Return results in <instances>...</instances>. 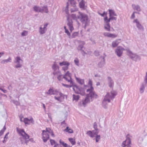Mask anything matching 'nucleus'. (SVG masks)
Here are the masks:
<instances>
[{"label": "nucleus", "mask_w": 147, "mask_h": 147, "mask_svg": "<svg viewBox=\"0 0 147 147\" xmlns=\"http://www.w3.org/2000/svg\"><path fill=\"white\" fill-rule=\"evenodd\" d=\"M117 94V92L113 90L111 91L110 93L107 92L102 102V104L103 107L105 109L107 108V102H110V99H113Z\"/></svg>", "instance_id": "nucleus-2"}, {"label": "nucleus", "mask_w": 147, "mask_h": 147, "mask_svg": "<svg viewBox=\"0 0 147 147\" xmlns=\"http://www.w3.org/2000/svg\"><path fill=\"white\" fill-rule=\"evenodd\" d=\"M80 96L79 95H76L75 94H73V100L78 101L79 99Z\"/></svg>", "instance_id": "nucleus-34"}, {"label": "nucleus", "mask_w": 147, "mask_h": 147, "mask_svg": "<svg viewBox=\"0 0 147 147\" xmlns=\"http://www.w3.org/2000/svg\"><path fill=\"white\" fill-rule=\"evenodd\" d=\"M58 76L57 77V79L59 81H61L62 80L63 78V76L61 74V72L60 74H59L58 75H57Z\"/></svg>", "instance_id": "nucleus-32"}, {"label": "nucleus", "mask_w": 147, "mask_h": 147, "mask_svg": "<svg viewBox=\"0 0 147 147\" xmlns=\"http://www.w3.org/2000/svg\"><path fill=\"white\" fill-rule=\"evenodd\" d=\"M110 33L109 32H104L103 34L105 36L109 37Z\"/></svg>", "instance_id": "nucleus-56"}, {"label": "nucleus", "mask_w": 147, "mask_h": 147, "mask_svg": "<svg viewBox=\"0 0 147 147\" xmlns=\"http://www.w3.org/2000/svg\"><path fill=\"white\" fill-rule=\"evenodd\" d=\"M64 131H66L67 132H68L69 133H73V130L69 128L68 127H67L64 130Z\"/></svg>", "instance_id": "nucleus-31"}, {"label": "nucleus", "mask_w": 147, "mask_h": 147, "mask_svg": "<svg viewBox=\"0 0 147 147\" xmlns=\"http://www.w3.org/2000/svg\"><path fill=\"white\" fill-rule=\"evenodd\" d=\"M68 8H69V4L68 3H67V5L65 7V11L66 13L67 14L68 11Z\"/></svg>", "instance_id": "nucleus-44"}, {"label": "nucleus", "mask_w": 147, "mask_h": 147, "mask_svg": "<svg viewBox=\"0 0 147 147\" xmlns=\"http://www.w3.org/2000/svg\"><path fill=\"white\" fill-rule=\"evenodd\" d=\"M53 147H62L60 146V144L56 143Z\"/></svg>", "instance_id": "nucleus-60"}, {"label": "nucleus", "mask_w": 147, "mask_h": 147, "mask_svg": "<svg viewBox=\"0 0 147 147\" xmlns=\"http://www.w3.org/2000/svg\"><path fill=\"white\" fill-rule=\"evenodd\" d=\"M53 91H54V93L55 94V95H57V93H58L59 92V91L57 90V89H55V90H54L53 89Z\"/></svg>", "instance_id": "nucleus-58"}, {"label": "nucleus", "mask_w": 147, "mask_h": 147, "mask_svg": "<svg viewBox=\"0 0 147 147\" xmlns=\"http://www.w3.org/2000/svg\"><path fill=\"white\" fill-rule=\"evenodd\" d=\"M14 62L16 64L15 67L18 68H20L22 67L23 60L21 59L20 57H16L15 59Z\"/></svg>", "instance_id": "nucleus-10"}, {"label": "nucleus", "mask_w": 147, "mask_h": 147, "mask_svg": "<svg viewBox=\"0 0 147 147\" xmlns=\"http://www.w3.org/2000/svg\"><path fill=\"white\" fill-rule=\"evenodd\" d=\"M132 136L129 134H128L126 137V140L123 141L122 144V146L123 147L126 146L131 147V139Z\"/></svg>", "instance_id": "nucleus-8"}, {"label": "nucleus", "mask_w": 147, "mask_h": 147, "mask_svg": "<svg viewBox=\"0 0 147 147\" xmlns=\"http://www.w3.org/2000/svg\"><path fill=\"white\" fill-rule=\"evenodd\" d=\"M60 97H57L56 96H54V98L56 100H57L58 101H60Z\"/></svg>", "instance_id": "nucleus-61"}, {"label": "nucleus", "mask_w": 147, "mask_h": 147, "mask_svg": "<svg viewBox=\"0 0 147 147\" xmlns=\"http://www.w3.org/2000/svg\"><path fill=\"white\" fill-rule=\"evenodd\" d=\"M12 101H13V103H14V104H15L16 105H18L19 104V102L17 101L13 100Z\"/></svg>", "instance_id": "nucleus-57"}, {"label": "nucleus", "mask_w": 147, "mask_h": 147, "mask_svg": "<svg viewBox=\"0 0 147 147\" xmlns=\"http://www.w3.org/2000/svg\"><path fill=\"white\" fill-rule=\"evenodd\" d=\"M134 22L136 23L137 24H138L139 23V22H138L137 19H135L134 21Z\"/></svg>", "instance_id": "nucleus-64"}, {"label": "nucleus", "mask_w": 147, "mask_h": 147, "mask_svg": "<svg viewBox=\"0 0 147 147\" xmlns=\"http://www.w3.org/2000/svg\"><path fill=\"white\" fill-rule=\"evenodd\" d=\"M76 79L78 83L80 84L83 85L84 84V81L83 80H81L77 77L76 78Z\"/></svg>", "instance_id": "nucleus-30"}, {"label": "nucleus", "mask_w": 147, "mask_h": 147, "mask_svg": "<svg viewBox=\"0 0 147 147\" xmlns=\"http://www.w3.org/2000/svg\"><path fill=\"white\" fill-rule=\"evenodd\" d=\"M68 140L69 141L71 142L72 145H74L76 144V142L75 140L73 138H69Z\"/></svg>", "instance_id": "nucleus-36"}, {"label": "nucleus", "mask_w": 147, "mask_h": 147, "mask_svg": "<svg viewBox=\"0 0 147 147\" xmlns=\"http://www.w3.org/2000/svg\"><path fill=\"white\" fill-rule=\"evenodd\" d=\"M50 142L51 145H53L54 144H55L56 143L54 140L51 139H50Z\"/></svg>", "instance_id": "nucleus-50"}, {"label": "nucleus", "mask_w": 147, "mask_h": 147, "mask_svg": "<svg viewBox=\"0 0 147 147\" xmlns=\"http://www.w3.org/2000/svg\"><path fill=\"white\" fill-rule=\"evenodd\" d=\"M66 76H63V78L65 79L68 82H69L74 87L73 88V90L75 91V93L77 94H82V95L84 94V93L83 92L82 93H81L82 92L83 90V89L81 88H79L78 86L74 84V82L71 80V77H70V79L69 80L66 77Z\"/></svg>", "instance_id": "nucleus-3"}, {"label": "nucleus", "mask_w": 147, "mask_h": 147, "mask_svg": "<svg viewBox=\"0 0 147 147\" xmlns=\"http://www.w3.org/2000/svg\"><path fill=\"white\" fill-rule=\"evenodd\" d=\"M24 122L26 124H30L31 123L33 124L34 123V121L32 118H25L24 119Z\"/></svg>", "instance_id": "nucleus-20"}, {"label": "nucleus", "mask_w": 147, "mask_h": 147, "mask_svg": "<svg viewBox=\"0 0 147 147\" xmlns=\"http://www.w3.org/2000/svg\"><path fill=\"white\" fill-rule=\"evenodd\" d=\"M86 134L88 136L92 138L94 137V136L92 135V131H88L86 133Z\"/></svg>", "instance_id": "nucleus-40"}, {"label": "nucleus", "mask_w": 147, "mask_h": 147, "mask_svg": "<svg viewBox=\"0 0 147 147\" xmlns=\"http://www.w3.org/2000/svg\"><path fill=\"white\" fill-rule=\"evenodd\" d=\"M136 26L137 28L139 30H144V28L142 25L140 23L137 24Z\"/></svg>", "instance_id": "nucleus-35"}, {"label": "nucleus", "mask_w": 147, "mask_h": 147, "mask_svg": "<svg viewBox=\"0 0 147 147\" xmlns=\"http://www.w3.org/2000/svg\"><path fill=\"white\" fill-rule=\"evenodd\" d=\"M108 81L109 86L111 88H113L114 86V82L111 78L110 77H108Z\"/></svg>", "instance_id": "nucleus-21"}, {"label": "nucleus", "mask_w": 147, "mask_h": 147, "mask_svg": "<svg viewBox=\"0 0 147 147\" xmlns=\"http://www.w3.org/2000/svg\"><path fill=\"white\" fill-rule=\"evenodd\" d=\"M132 6L133 9L134 10H136L138 11H140L141 9L140 6L138 5H136L135 4H132Z\"/></svg>", "instance_id": "nucleus-24"}, {"label": "nucleus", "mask_w": 147, "mask_h": 147, "mask_svg": "<svg viewBox=\"0 0 147 147\" xmlns=\"http://www.w3.org/2000/svg\"><path fill=\"white\" fill-rule=\"evenodd\" d=\"M139 13L136 11H134L131 15V19H134L135 17V13Z\"/></svg>", "instance_id": "nucleus-45"}, {"label": "nucleus", "mask_w": 147, "mask_h": 147, "mask_svg": "<svg viewBox=\"0 0 147 147\" xmlns=\"http://www.w3.org/2000/svg\"><path fill=\"white\" fill-rule=\"evenodd\" d=\"M88 84L90 86V88L88 89L87 90L86 92H95L92 91L93 89V88L92 86V82L90 79L89 80Z\"/></svg>", "instance_id": "nucleus-22"}, {"label": "nucleus", "mask_w": 147, "mask_h": 147, "mask_svg": "<svg viewBox=\"0 0 147 147\" xmlns=\"http://www.w3.org/2000/svg\"><path fill=\"white\" fill-rule=\"evenodd\" d=\"M78 13L79 14L78 19L83 24H84V28H85L87 26V22L88 20V16L85 14L78 11Z\"/></svg>", "instance_id": "nucleus-5"}, {"label": "nucleus", "mask_w": 147, "mask_h": 147, "mask_svg": "<svg viewBox=\"0 0 147 147\" xmlns=\"http://www.w3.org/2000/svg\"><path fill=\"white\" fill-rule=\"evenodd\" d=\"M70 73L69 71H68L65 74V75L64 76H68L69 77H71L70 76Z\"/></svg>", "instance_id": "nucleus-59"}, {"label": "nucleus", "mask_w": 147, "mask_h": 147, "mask_svg": "<svg viewBox=\"0 0 147 147\" xmlns=\"http://www.w3.org/2000/svg\"><path fill=\"white\" fill-rule=\"evenodd\" d=\"M11 57H9L7 59L3 60L1 63L2 64H5V63L11 62Z\"/></svg>", "instance_id": "nucleus-28"}, {"label": "nucleus", "mask_w": 147, "mask_h": 147, "mask_svg": "<svg viewBox=\"0 0 147 147\" xmlns=\"http://www.w3.org/2000/svg\"><path fill=\"white\" fill-rule=\"evenodd\" d=\"M59 142L60 144L62 145L64 147H72V146L68 145L67 144L65 143L61 140H60Z\"/></svg>", "instance_id": "nucleus-27"}, {"label": "nucleus", "mask_w": 147, "mask_h": 147, "mask_svg": "<svg viewBox=\"0 0 147 147\" xmlns=\"http://www.w3.org/2000/svg\"><path fill=\"white\" fill-rule=\"evenodd\" d=\"M78 32H74L73 33L71 36H70V38H74L78 36Z\"/></svg>", "instance_id": "nucleus-37"}, {"label": "nucleus", "mask_w": 147, "mask_h": 147, "mask_svg": "<svg viewBox=\"0 0 147 147\" xmlns=\"http://www.w3.org/2000/svg\"><path fill=\"white\" fill-rule=\"evenodd\" d=\"M97 95L95 94V92H89V94H86V96L85 99L82 100V105L84 107H85L86 105L90 102V97L91 98V101L93 100V98H96Z\"/></svg>", "instance_id": "nucleus-4"}, {"label": "nucleus", "mask_w": 147, "mask_h": 147, "mask_svg": "<svg viewBox=\"0 0 147 147\" xmlns=\"http://www.w3.org/2000/svg\"><path fill=\"white\" fill-rule=\"evenodd\" d=\"M74 62L75 63L76 65H79V61L78 59H75L74 60Z\"/></svg>", "instance_id": "nucleus-53"}, {"label": "nucleus", "mask_w": 147, "mask_h": 147, "mask_svg": "<svg viewBox=\"0 0 147 147\" xmlns=\"http://www.w3.org/2000/svg\"><path fill=\"white\" fill-rule=\"evenodd\" d=\"M78 10V9L77 8H74L72 9H71V13H73L76 11H77Z\"/></svg>", "instance_id": "nucleus-47"}, {"label": "nucleus", "mask_w": 147, "mask_h": 147, "mask_svg": "<svg viewBox=\"0 0 147 147\" xmlns=\"http://www.w3.org/2000/svg\"><path fill=\"white\" fill-rule=\"evenodd\" d=\"M28 32L26 30L23 31L21 35L22 36H26L28 35Z\"/></svg>", "instance_id": "nucleus-38"}, {"label": "nucleus", "mask_w": 147, "mask_h": 147, "mask_svg": "<svg viewBox=\"0 0 147 147\" xmlns=\"http://www.w3.org/2000/svg\"><path fill=\"white\" fill-rule=\"evenodd\" d=\"M120 39H117L115 40L113 42L112 44V46L113 47L115 48L116 47L119 43V41L120 40Z\"/></svg>", "instance_id": "nucleus-23"}, {"label": "nucleus", "mask_w": 147, "mask_h": 147, "mask_svg": "<svg viewBox=\"0 0 147 147\" xmlns=\"http://www.w3.org/2000/svg\"><path fill=\"white\" fill-rule=\"evenodd\" d=\"M59 64L60 66L65 65V66H69L70 65V63L67 61H63L61 62H60Z\"/></svg>", "instance_id": "nucleus-26"}, {"label": "nucleus", "mask_w": 147, "mask_h": 147, "mask_svg": "<svg viewBox=\"0 0 147 147\" xmlns=\"http://www.w3.org/2000/svg\"><path fill=\"white\" fill-rule=\"evenodd\" d=\"M94 54L96 56H98L99 55V52L98 51H96L94 52Z\"/></svg>", "instance_id": "nucleus-54"}, {"label": "nucleus", "mask_w": 147, "mask_h": 147, "mask_svg": "<svg viewBox=\"0 0 147 147\" xmlns=\"http://www.w3.org/2000/svg\"><path fill=\"white\" fill-rule=\"evenodd\" d=\"M65 32L67 34V35L69 36V37L70 38L71 36V34L68 30H65Z\"/></svg>", "instance_id": "nucleus-52"}, {"label": "nucleus", "mask_w": 147, "mask_h": 147, "mask_svg": "<svg viewBox=\"0 0 147 147\" xmlns=\"http://www.w3.org/2000/svg\"><path fill=\"white\" fill-rule=\"evenodd\" d=\"M67 20L68 22L67 25L69 27L70 31L72 32L74 29L73 26V22L72 20L69 19V17H68L67 18Z\"/></svg>", "instance_id": "nucleus-17"}, {"label": "nucleus", "mask_w": 147, "mask_h": 147, "mask_svg": "<svg viewBox=\"0 0 147 147\" xmlns=\"http://www.w3.org/2000/svg\"><path fill=\"white\" fill-rule=\"evenodd\" d=\"M79 5L80 8H84L85 7V3L84 0H82L79 3Z\"/></svg>", "instance_id": "nucleus-33"}, {"label": "nucleus", "mask_w": 147, "mask_h": 147, "mask_svg": "<svg viewBox=\"0 0 147 147\" xmlns=\"http://www.w3.org/2000/svg\"><path fill=\"white\" fill-rule=\"evenodd\" d=\"M92 135L94 136V137L95 135H96L98 133L99 130H93L92 131Z\"/></svg>", "instance_id": "nucleus-39"}, {"label": "nucleus", "mask_w": 147, "mask_h": 147, "mask_svg": "<svg viewBox=\"0 0 147 147\" xmlns=\"http://www.w3.org/2000/svg\"><path fill=\"white\" fill-rule=\"evenodd\" d=\"M79 14L78 13L77 14H72L71 15V17L74 20H77L78 19V17L79 16Z\"/></svg>", "instance_id": "nucleus-29"}, {"label": "nucleus", "mask_w": 147, "mask_h": 147, "mask_svg": "<svg viewBox=\"0 0 147 147\" xmlns=\"http://www.w3.org/2000/svg\"><path fill=\"white\" fill-rule=\"evenodd\" d=\"M127 52L129 53L128 55L129 56L131 59L133 60L137 61L138 60H140L141 58L140 56L135 54H134L130 51L128 50Z\"/></svg>", "instance_id": "nucleus-12"}, {"label": "nucleus", "mask_w": 147, "mask_h": 147, "mask_svg": "<svg viewBox=\"0 0 147 147\" xmlns=\"http://www.w3.org/2000/svg\"><path fill=\"white\" fill-rule=\"evenodd\" d=\"M38 11L46 13H48L49 12V11L47 6H44L41 7H37V12Z\"/></svg>", "instance_id": "nucleus-16"}, {"label": "nucleus", "mask_w": 147, "mask_h": 147, "mask_svg": "<svg viewBox=\"0 0 147 147\" xmlns=\"http://www.w3.org/2000/svg\"><path fill=\"white\" fill-rule=\"evenodd\" d=\"M124 50V49L121 47L119 46L115 49V53L118 57H120L122 55L123 51Z\"/></svg>", "instance_id": "nucleus-13"}, {"label": "nucleus", "mask_w": 147, "mask_h": 147, "mask_svg": "<svg viewBox=\"0 0 147 147\" xmlns=\"http://www.w3.org/2000/svg\"><path fill=\"white\" fill-rule=\"evenodd\" d=\"M52 69L53 70V74L54 75H58L59 74H60L61 73L59 66L57 65L55 62L52 65Z\"/></svg>", "instance_id": "nucleus-11"}, {"label": "nucleus", "mask_w": 147, "mask_h": 147, "mask_svg": "<svg viewBox=\"0 0 147 147\" xmlns=\"http://www.w3.org/2000/svg\"><path fill=\"white\" fill-rule=\"evenodd\" d=\"M147 85V72L144 79V81L141 83L140 88V92L142 94L144 92L145 87Z\"/></svg>", "instance_id": "nucleus-9"}, {"label": "nucleus", "mask_w": 147, "mask_h": 147, "mask_svg": "<svg viewBox=\"0 0 147 147\" xmlns=\"http://www.w3.org/2000/svg\"><path fill=\"white\" fill-rule=\"evenodd\" d=\"M45 94L48 95H55L54 93L53 89V88H50L48 90V91L45 92Z\"/></svg>", "instance_id": "nucleus-25"}, {"label": "nucleus", "mask_w": 147, "mask_h": 147, "mask_svg": "<svg viewBox=\"0 0 147 147\" xmlns=\"http://www.w3.org/2000/svg\"><path fill=\"white\" fill-rule=\"evenodd\" d=\"M109 18H108L107 16H105L104 19L107 20V21H110L111 20H116L117 18L116 17H114V16H117V15L115 13L114 11L112 9H109Z\"/></svg>", "instance_id": "nucleus-7"}, {"label": "nucleus", "mask_w": 147, "mask_h": 147, "mask_svg": "<svg viewBox=\"0 0 147 147\" xmlns=\"http://www.w3.org/2000/svg\"><path fill=\"white\" fill-rule=\"evenodd\" d=\"M45 130L42 131V139L44 142H46L49 138V136L48 133H52L53 130L49 128H47Z\"/></svg>", "instance_id": "nucleus-6"}, {"label": "nucleus", "mask_w": 147, "mask_h": 147, "mask_svg": "<svg viewBox=\"0 0 147 147\" xmlns=\"http://www.w3.org/2000/svg\"><path fill=\"white\" fill-rule=\"evenodd\" d=\"M69 66H65L62 67V69L65 71L67 70L68 69Z\"/></svg>", "instance_id": "nucleus-55"}, {"label": "nucleus", "mask_w": 147, "mask_h": 147, "mask_svg": "<svg viewBox=\"0 0 147 147\" xmlns=\"http://www.w3.org/2000/svg\"><path fill=\"white\" fill-rule=\"evenodd\" d=\"M49 25V23H46L45 24L43 25V27H40L39 30V32L41 34H43L45 33L47 31V27Z\"/></svg>", "instance_id": "nucleus-15"}, {"label": "nucleus", "mask_w": 147, "mask_h": 147, "mask_svg": "<svg viewBox=\"0 0 147 147\" xmlns=\"http://www.w3.org/2000/svg\"><path fill=\"white\" fill-rule=\"evenodd\" d=\"M62 84L63 86H65L67 88H70V87H71L72 86H73L72 85H69L65 84H64L63 83H62Z\"/></svg>", "instance_id": "nucleus-46"}, {"label": "nucleus", "mask_w": 147, "mask_h": 147, "mask_svg": "<svg viewBox=\"0 0 147 147\" xmlns=\"http://www.w3.org/2000/svg\"><path fill=\"white\" fill-rule=\"evenodd\" d=\"M104 20L105 23V24L104 26L105 29L108 31H110V26L109 22L110 21H107V20L105 19H104Z\"/></svg>", "instance_id": "nucleus-19"}, {"label": "nucleus", "mask_w": 147, "mask_h": 147, "mask_svg": "<svg viewBox=\"0 0 147 147\" xmlns=\"http://www.w3.org/2000/svg\"><path fill=\"white\" fill-rule=\"evenodd\" d=\"M9 134V132H8L6 134V135H5L4 137V139H7L8 138V137L7 136Z\"/></svg>", "instance_id": "nucleus-62"}, {"label": "nucleus", "mask_w": 147, "mask_h": 147, "mask_svg": "<svg viewBox=\"0 0 147 147\" xmlns=\"http://www.w3.org/2000/svg\"><path fill=\"white\" fill-rule=\"evenodd\" d=\"M0 90H2L4 93H6L7 92V91L6 90H4L3 89H2L1 88H0Z\"/></svg>", "instance_id": "nucleus-63"}, {"label": "nucleus", "mask_w": 147, "mask_h": 147, "mask_svg": "<svg viewBox=\"0 0 147 147\" xmlns=\"http://www.w3.org/2000/svg\"><path fill=\"white\" fill-rule=\"evenodd\" d=\"M93 127L95 130H99L97 128V123L96 122H94V124Z\"/></svg>", "instance_id": "nucleus-51"}, {"label": "nucleus", "mask_w": 147, "mask_h": 147, "mask_svg": "<svg viewBox=\"0 0 147 147\" xmlns=\"http://www.w3.org/2000/svg\"><path fill=\"white\" fill-rule=\"evenodd\" d=\"M85 44V42H82V44L79 45L77 48V49L78 51H81V53L84 56H85V55L87 54V53L84 51V50L85 49L83 45Z\"/></svg>", "instance_id": "nucleus-14"}, {"label": "nucleus", "mask_w": 147, "mask_h": 147, "mask_svg": "<svg viewBox=\"0 0 147 147\" xmlns=\"http://www.w3.org/2000/svg\"><path fill=\"white\" fill-rule=\"evenodd\" d=\"M100 139V136L99 135H96V142H98Z\"/></svg>", "instance_id": "nucleus-48"}, {"label": "nucleus", "mask_w": 147, "mask_h": 147, "mask_svg": "<svg viewBox=\"0 0 147 147\" xmlns=\"http://www.w3.org/2000/svg\"><path fill=\"white\" fill-rule=\"evenodd\" d=\"M100 58H102L101 61L98 63V66L100 68L103 67L105 64V57L103 56H101Z\"/></svg>", "instance_id": "nucleus-18"}, {"label": "nucleus", "mask_w": 147, "mask_h": 147, "mask_svg": "<svg viewBox=\"0 0 147 147\" xmlns=\"http://www.w3.org/2000/svg\"><path fill=\"white\" fill-rule=\"evenodd\" d=\"M117 35H116L115 34H111V33H110L109 37H110V38H115L116 37H117Z\"/></svg>", "instance_id": "nucleus-43"}, {"label": "nucleus", "mask_w": 147, "mask_h": 147, "mask_svg": "<svg viewBox=\"0 0 147 147\" xmlns=\"http://www.w3.org/2000/svg\"><path fill=\"white\" fill-rule=\"evenodd\" d=\"M98 14L101 16L102 17H104L105 16H107V13L105 11H104L102 13H98Z\"/></svg>", "instance_id": "nucleus-49"}, {"label": "nucleus", "mask_w": 147, "mask_h": 147, "mask_svg": "<svg viewBox=\"0 0 147 147\" xmlns=\"http://www.w3.org/2000/svg\"><path fill=\"white\" fill-rule=\"evenodd\" d=\"M6 129V127L5 126H4L3 128V129L0 131V136H1L3 134L4 131Z\"/></svg>", "instance_id": "nucleus-42"}, {"label": "nucleus", "mask_w": 147, "mask_h": 147, "mask_svg": "<svg viewBox=\"0 0 147 147\" xmlns=\"http://www.w3.org/2000/svg\"><path fill=\"white\" fill-rule=\"evenodd\" d=\"M71 5L73 7H75L76 5V2L74 0H70Z\"/></svg>", "instance_id": "nucleus-41"}, {"label": "nucleus", "mask_w": 147, "mask_h": 147, "mask_svg": "<svg viewBox=\"0 0 147 147\" xmlns=\"http://www.w3.org/2000/svg\"><path fill=\"white\" fill-rule=\"evenodd\" d=\"M17 130L19 134L21 136L19 138L20 142L22 145L24 146L27 145L29 141H31L32 139H29L30 136L26 134L23 129L17 128Z\"/></svg>", "instance_id": "nucleus-1"}]
</instances>
